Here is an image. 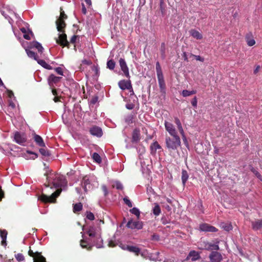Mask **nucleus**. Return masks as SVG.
I'll return each mask as SVG.
<instances>
[{"label": "nucleus", "mask_w": 262, "mask_h": 262, "mask_svg": "<svg viewBox=\"0 0 262 262\" xmlns=\"http://www.w3.org/2000/svg\"><path fill=\"white\" fill-rule=\"evenodd\" d=\"M188 179V174L185 170H183L182 172V181L183 185H185Z\"/></svg>", "instance_id": "nucleus-29"}, {"label": "nucleus", "mask_w": 262, "mask_h": 262, "mask_svg": "<svg viewBox=\"0 0 262 262\" xmlns=\"http://www.w3.org/2000/svg\"><path fill=\"white\" fill-rule=\"evenodd\" d=\"M161 213L160 206L158 204H156L153 209V213L156 215H159Z\"/></svg>", "instance_id": "nucleus-38"}, {"label": "nucleus", "mask_w": 262, "mask_h": 262, "mask_svg": "<svg viewBox=\"0 0 262 262\" xmlns=\"http://www.w3.org/2000/svg\"><path fill=\"white\" fill-rule=\"evenodd\" d=\"M80 246L83 248H86L88 250L91 249V246L85 241L81 240L80 242Z\"/></svg>", "instance_id": "nucleus-39"}, {"label": "nucleus", "mask_w": 262, "mask_h": 262, "mask_svg": "<svg viewBox=\"0 0 262 262\" xmlns=\"http://www.w3.org/2000/svg\"><path fill=\"white\" fill-rule=\"evenodd\" d=\"M82 62L83 64H88V65L91 64L92 63L91 61L88 60L86 59L83 60Z\"/></svg>", "instance_id": "nucleus-55"}, {"label": "nucleus", "mask_w": 262, "mask_h": 262, "mask_svg": "<svg viewBox=\"0 0 262 262\" xmlns=\"http://www.w3.org/2000/svg\"><path fill=\"white\" fill-rule=\"evenodd\" d=\"M54 177L52 183L55 188L63 187L66 184V180L62 176L56 174Z\"/></svg>", "instance_id": "nucleus-5"}, {"label": "nucleus", "mask_w": 262, "mask_h": 262, "mask_svg": "<svg viewBox=\"0 0 262 262\" xmlns=\"http://www.w3.org/2000/svg\"><path fill=\"white\" fill-rule=\"evenodd\" d=\"M246 41L247 45L249 47L253 46L256 43L254 39L252 36H247L246 37Z\"/></svg>", "instance_id": "nucleus-25"}, {"label": "nucleus", "mask_w": 262, "mask_h": 262, "mask_svg": "<svg viewBox=\"0 0 262 262\" xmlns=\"http://www.w3.org/2000/svg\"><path fill=\"white\" fill-rule=\"evenodd\" d=\"M63 32H61L62 33L59 35L58 38L56 40V42L61 45L63 46H66L68 42L67 40V35L66 34L63 33Z\"/></svg>", "instance_id": "nucleus-14"}, {"label": "nucleus", "mask_w": 262, "mask_h": 262, "mask_svg": "<svg viewBox=\"0 0 262 262\" xmlns=\"http://www.w3.org/2000/svg\"><path fill=\"white\" fill-rule=\"evenodd\" d=\"M190 34L193 38L197 39H201L203 38L202 34L197 30H191L190 31Z\"/></svg>", "instance_id": "nucleus-23"}, {"label": "nucleus", "mask_w": 262, "mask_h": 262, "mask_svg": "<svg viewBox=\"0 0 262 262\" xmlns=\"http://www.w3.org/2000/svg\"><path fill=\"white\" fill-rule=\"evenodd\" d=\"M123 249L127 250L130 252L135 253L136 255H139L140 252V250L139 248L135 246H123L122 247Z\"/></svg>", "instance_id": "nucleus-19"}, {"label": "nucleus", "mask_w": 262, "mask_h": 262, "mask_svg": "<svg viewBox=\"0 0 262 262\" xmlns=\"http://www.w3.org/2000/svg\"><path fill=\"white\" fill-rule=\"evenodd\" d=\"M196 93V91L195 90L188 91L185 90L182 91V95L183 97H186L195 94Z\"/></svg>", "instance_id": "nucleus-28"}, {"label": "nucleus", "mask_w": 262, "mask_h": 262, "mask_svg": "<svg viewBox=\"0 0 262 262\" xmlns=\"http://www.w3.org/2000/svg\"><path fill=\"white\" fill-rule=\"evenodd\" d=\"M31 36H33V33L29 30H28V32H27V33L24 34V37L27 40L31 39Z\"/></svg>", "instance_id": "nucleus-44"}, {"label": "nucleus", "mask_w": 262, "mask_h": 262, "mask_svg": "<svg viewBox=\"0 0 262 262\" xmlns=\"http://www.w3.org/2000/svg\"><path fill=\"white\" fill-rule=\"evenodd\" d=\"M32 43L33 46L36 48L39 52L42 53L43 52V48L39 42L34 41Z\"/></svg>", "instance_id": "nucleus-31"}, {"label": "nucleus", "mask_w": 262, "mask_h": 262, "mask_svg": "<svg viewBox=\"0 0 262 262\" xmlns=\"http://www.w3.org/2000/svg\"><path fill=\"white\" fill-rule=\"evenodd\" d=\"M174 120H175V123L176 124V125L177 126V127L179 129L180 133L181 134V135L182 136L183 140L186 141V138L185 135L184 130L183 129V126L181 123L180 120L178 118H176Z\"/></svg>", "instance_id": "nucleus-15"}, {"label": "nucleus", "mask_w": 262, "mask_h": 262, "mask_svg": "<svg viewBox=\"0 0 262 262\" xmlns=\"http://www.w3.org/2000/svg\"><path fill=\"white\" fill-rule=\"evenodd\" d=\"M199 228L201 231L205 232H215L217 231V229L215 227L208 224H201Z\"/></svg>", "instance_id": "nucleus-11"}, {"label": "nucleus", "mask_w": 262, "mask_h": 262, "mask_svg": "<svg viewBox=\"0 0 262 262\" xmlns=\"http://www.w3.org/2000/svg\"><path fill=\"white\" fill-rule=\"evenodd\" d=\"M61 77L55 76L54 75H51L48 78V82L51 87H53V84L58 82Z\"/></svg>", "instance_id": "nucleus-17"}, {"label": "nucleus", "mask_w": 262, "mask_h": 262, "mask_svg": "<svg viewBox=\"0 0 262 262\" xmlns=\"http://www.w3.org/2000/svg\"><path fill=\"white\" fill-rule=\"evenodd\" d=\"M209 258L211 262H220L222 260V256L218 252H212L209 255Z\"/></svg>", "instance_id": "nucleus-12"}, {"label": "nucleus", "mask_w": 262, "mask_h": 262, "mask_svg": "<svg viewBox=\"0 0 262 262\" xmlns=\"http://www.w3.org/2000/svg\"><path fill=\"white\" fill-rule=\"evenodd\" d=\"M82 209V205L81 203L75 204L74 205L73 207V211L74 213H76L77 212H78L80 210H81Z\"/></svg>", "instance_id": "nucleus-33"}, {"label": "nucleus", "mask_w": 262, "mask_h": 262, "mask_svg": "<svg viewBox=\"0 0 262 262\" xmlns=\"http://www.w3.org/2000/svg\"><path fill=\"white\" fill-rule=\"evenodd\" d=\"M126 226L128 228L132 229H138L140 230L143 228V223L141 221H135L133 220H130L127 223Z\"/></svg>", "instance_id": "nucleus-8"}, {"label": "nucleus", "mask_w": 262, "mask_h": 262, "mask_svg": "<svg viewBox=\"0 0 262 262\" xmlns=\"http://www.w3.org/2000/svg\"><path fill=\"white\" fill-rule=\"evenodd\" d=\"M107 67L110 70H113L115 67V62L113 60H110L107 62Z\"/></svg>", "instance_id": "nucleus-40"}, {"label": "nucleus", "mask_w": 262, "mask_h": 262, "mask_svg": "<svg viewBox=\"0 0 262 262\" xmlns=\"http://www.w3.org/2000/svg\"><path fill=\"white\" fill-rule=\"evenodd\" d=\"M20 30L24 33V34L27 33V32H28V30H27V29L24 28H21Z\"/></svg>", "instance_id": "nucleus-62"}, {"label": "nucleus", "mask_w": 262, "mask_h": 262, "mask_svg": "<svg viewBox=\"0 0 262 262\" xmlns=\"http://www.w3.org/2000/svg\"><path fill=\"white\" fill-rule=\"evenodd\" d=\"M164 126L166 130L170 136H179L177 130L172 123L167 121H165Z\"/></svg>", "instance_id": "nucleus-6"}, {"label": "nucleus", "mask_w": 262, "mask_h": 262, "mask_svg": "<svg viewBox=\"0 0 262 262\" xmlns=\"http://www.w3.org/2000/svg\"><path fill=\"white\" fill-rule=\"evenodd\" d=\"M100 228L91 226L88 231V233L90 237L99 236L100 234Z\"/></svg>", "instance_id": "nucleus-13"}, {"label": "nucleus", "mask_w": 262, "mask_h": 262, "mask_svg": "<svg viewBox=\"0 0 262 262\" xmlns=\"http://www.w3.org/2000/svg\"><path fill=\"white\" fill-rule=\"evenodd\" d=\"M113 186L114 187H116L117 189H123V186L122 185V184L119 182V181H115L114 183V184L113 185Z\"/></svg>", "instance_id": "nucleus-43"}, {"label": "nucleus", "mask_w": 262, "mask_h": 262, "mask_svg": "<svg viewBox=\"0 0 262 262\" xmlns=\"http://www.w3.org/2000/svg\"><path fill=\"white\" fill-rule=\"evenodd\" d=\"M191 56L194 57L196 60L200 61L201 62H203L204 60V58L199 55L191 54Z\"/></svg>", "instance_id": "nucleus-51"}, {"label": "nucleus", "mask_w": 262, "mask_h": 262, "mask_svg": "<svg viewBox=\"0 0 262 262\" xmlns=\"http://www.w3.org/2000/svg\"><path fill=\"white\" fill-rule=\"evenodd\" d=\"M219 241H216V242H213L203 241L201 243V248L209 251L218 250H219Z\"/></svg>", "instance_id": "nucleus-3"}, {"label": "nucleus", "mask_w": 262, "mask_h": 262, "mask_svg": "<svg viewBox=\"0 0 262 262\" xmlns=\"http://www.w3.org/2000/svg\"><path fill=\"white\" fill-rule=\"evenodd\" d=\"M96 237L98 239V243L95 244V246L97 248H100L102 247V239L100 237V235H99V236H96Z\"/></svg>", "instance_id": "nucleus-41"}, {"label": "nucleus", "mask_w": 262, "mask_h": 262, "mask_svg": "<svg viewBox=\"0 0 262 262\" xmlns=\"http://www.w3.org/2000/svg\"><path fill=\"white\" fill-rule=\"evenodd\" d=\"M29 255L34 257V262H46L45 258L40 253H34L31 250L29 251Z\"/></svg>", "instance_id": "nucleus-10"}, {"label": "nucleus", "mask_w": 262, "mask_h": 262, "mask_svg": "<svg viewBox=\"0 0 262 262\" xmlns=\"http://www.w3.org/2000/svg\"><path fill=\"white\" fill-rule=\"evenodd\" d=\"M130 212L132 213L135 214L137 217L138 219L139 218L140 215V212L138 208H137L136 207H134L132 209L130 210Z\"/></svg>", "instance_id": "nucleus-36"}, {"label": "nucleus", "mask_w": 262, "mask_h": 262, "mask_svg": "<svg viewBox=\"0 0 262 262\" xmlns=\"http://www.w3.org/2000/svg\"><path fill=\"white\" fill-rule=\"evenodd\" d=\"M7 233L5 230H3V231L0 230V235L2 239V244L3 245L6 244V237H7Z\"/></svg>", "instance_id": "nucleus-30"}, {"label": "nucleus", "mask_w": 262, "mask_h": 262, "mask_svg": "<svg viewBox=\"0 0 262 262\" xmlns=\"http://www.w3.org/2000/svg\"><path fill=\"white\" fill-rule=\"evenodd\" d=\"M123 201L124 203L129 207H132L133 206L132 203L127 198H124L123 199Z\"/></svg>", "instance_id": "nucleus-49"}, {"label": "nucleus", "mask_w": 262, "mask_h": 262, "mask_svg": "<svg viewBox=\"0 0 262 262\" xmlns=\"http://www.w3.org/2000/svg\"><path fill=\"white\" fill-rule=\"evenodd\" d=\"M34 140L36 144L39 146L45 147V144L43 140L40 136L35 134L34 135Z\"/></svg>", "instance_id": "nucleus-20"}, {"label": "nucleus", "mask_w": 262, "mask_h": 262, "mask_svg": "<svg viewBox=\"0 0 262 262\" xmlns=\"http://www.w3.org/2000/svg\"><path fill=\"white\" fill-rule=\"evenodd\" d=\"M77 39V36L74 35L72 37L71 39V42L72 43H74Z\"/></svg>", "instance_id": "nucleus-57"}, {"label": "nucleus", "mask_w": 262, "mask_h": 262, "mask_svg": "<svg viewBox=\"0 0 262 262\" xmlns=\"http://www.w3.org/2000/svg\"><path fill=\"white\" fill-rule=\"evenodd\" d=\"M26 53H27L28 56L30 58H32L33 59H34V60L37 61L38 59L37 58L36 54L34 52L31 51L29 50H27V49L26 50Z\"/></svg>", "instance_id": "nucleus-32"}, {"label": "nucleus", "mask_w": 262, "mask_h": 262, "mask_svg": "<svg viewBox=\"0 0 262 262\" xmlns=\"http://www.w3.org/2000/svg\"><path fill=\"white\" fill-rule=\"evenodd\" d=\"M140 131L138 129H135L133 133L132 140L133 142H138L140 139Z\"/></svg>", "instance_id": "nucleus-24"}, {"label": "nucleus", "mask_w": 262, "mask_h": 262, "mask_svg": "<svg viewBox=\"0 0 262 262\" xmlns=\"http://www.w3.org/2000/svg\"><path fill=\"white\" fill-rule=\"evenodd\" d=\"M15 257L16 259H17V260L18 261H23L25 259L24 255L21 253H18V254H16Z\"/></svg>", "instance_id": "nucleus-45"}, {"label": "nucleus", "mask_w": 262, "mask_h": 262, "mask_svg": "<svg viewBox=\"0 0 262 262\" xmlns=\"http://www.w3.org/2000/svg\"><path fill=\"white\" fill-rule=\"evenodd\" d=\"M67 17L64 11L61 9L60 16L56 21L57 29L59 32H63V29L66 27L64 19Z\"/></svg>", "instance_id": "nucleus-4"}, {"label": "nucleus", "mask_w": 262, "mask_h": 262, "mask_svg": "<svg viewBox=\"0 0 262 262\" xmlns=\"http://www.w3.org/2000/svg\"><path fill=\"white\" fill-rule=\"evenodd\" d=\"M37 62L38 64H39L40 66H41L44 68L48 69V70H51L52 69V67L47 63L44 60H41V59H38Z\"/></svg>", "instance_id": "nucleus-26"}, {"label": "nucleus", "mask_w": 262, "mask_h": 262, "mask_svg": "<svg viewBox=\"0 0 262 262\" xmlns=\"http://www.w3.org/2000/svg\"><path fill=\"white\" fill-rule=\"evenodd\" d=\"M191 104L194 107H197L198 100L196 97H194L191 101Z\"/></svg>", "instance_id": "nucleus-50"}, {"label": "nucleus", "mask_w": 262, "mask_h": 262, "mask_svg": "<svg viewBox=\"0 0 262 262\" xmlns=\"http://www.w3.org/2000/svg\"><path fill=\"white\" fill-rule=\"evenodd\" d=\"M82 11L84 14L86 13V9L83 4L82 5Z\"/></svg>", "instance_id": "nucleus-61"}, {"label": "nucleus", "mask_w": 262, "mask_h": 262, "mask_svg": "<svg viewBox=\"0 0 262 262\" xmlns=\"http://www.w3.org/2000/svg\"><path fill=\"white\" fill-rule=\"evenodd\" d=\"M187 258L191 259L192 261H194L200 258V254L198 252L192 251L190 252Z\"/></svg>", "instance_id": "nucleus-22"}, {"label": "nucleus", "mask_w": 262, "mask_h": 262, "mask_svg": "<svg viewBox=\"0 0 262 262\" xmlns=\"http://www.w3.org/2000/svg\"><path fill=\"white\" fill-rule=\"evenodd\" d=\"M251 170L252 171L253 173L257 177V178H258L259 179H260L262 181V177L260 175V174L257 170L254 169V168H252L251 169Z\"/></svg>", "instance_id": "nucleus-48"}, {"label": "nucleus", "mask_w": 262, "mask_h": 262, "mask_svg": "<svg viewBox=\"0 0 262 262\" xmlns=\"http://www.w3.org/2000/svg\"><path fill=\"white\" fill-rule=\"evenodd\" d=\"M158 80L159 84V86L161 89L164 88V80L163 74L157 75Z\"/></svg>", "instance_id": "nucleus-27"}, {"label": "nucleus", "mask_w": 262, "mask_h": 262, "mask_svg": "<svg viewBox=\"0 0 262 262\" xmlns=\"http://www.w3.org/2000/svg\"><path fill=\"white\" fill-rule=\"evenodd\" d=\"M90 133L92 135L97 137H101L102 135V131L101 128L94 126L91 128Z\"/></svg>", "instance_id": "nucleus-18"}, {"label": "nucleus", "mask_w": 262, "mask_h": 262, "mask_svg": "<svg viewBox=\"0 0 262 262\" xmlns=\"http://www.w3.org/2000/svg\"><path fill=\"white\" fill-rule=\"evenodd\" d=\"M39 152L43 156L48 157L50 156L49 152L45 148H40L39 149Z\"/></svg>", "instance_id": "nucleus-42"}, {"label": "nucleus", "mask_w": 262, "mask_h": 262, "mask_svg": "<svg viewBox=\"0 0 262 262\" xmlns=\"http://www.w3.org/2000/svg\"><path fill=\"white\" fill-rule=\"evenodd\" d=\"M156 68V72H157V75L162 74L161 66H160V63L159 62H157Z\"/></svg>", "instance_id": "nucleus-46"}, {"label": "nucleus", "mask_w": 262, "mask_h": 262, "mask_svg": "<svg viewBox=\"0 0 262 262\" xmlns=\"http://www.w3.org/2000/svg\"><path fill=\"white\" fill-rule=\"evenodd\" d=\"M84 1L89 6H91L92 5L91 0H84Z\"/></svg>", "instance_id": "nucleus-64"}, {"label": "nucleus", "mask_w": 262, "mask_h": 262, "mask_svg": "<svg viewBox=\"0 0 262 262\" xmlns=\"http://www.w3.org/2000/svg\"><path fill=\"white\" fill-rule=\"evenodd\" d=\"M102 189L104 192V194L106 195L107 194L108 192H107V188H106V186L103 185L102 186Z\"/></svg>", "instance_id": "nucleus-54"}, {"label": "nucleus", "mask_w": 262, "mask_h": 262, "mask_svg": "<svg viewBox=\"0 0 262 262\" xmlns=\"http://www.w3.org/2000/svg\"><path fill=\"white\" fill-rule=\"evenodd\" d=\"M119 63L121 70L123 72L124 75L127 78H129L130 75L129 73V69L125 60L121 58L119 59Z\"/></svg>", "instance_id": "nucleus-9"}, {"label": "nucleus", "mask_w": 262, "mask_h": 262, "mask_svg": "<svg viewBox=\"0 0 262 262\" xmlns=\"http://www.w3.org/2000/svg\"><path fill=\"white\" fill-rule=\"evenodd\" d=\"M55 70L57 73V74H58L60 75H63V71H62V69L61 68H60V67L56 68L55 69Z\"/></svg>", "instance_id": "nucleus-52"}, {"label": "nucleus", "mask_w": 262, "mask_h": 262, "mask_svg": "<svg viewBox=\"0 0 262 262\" xmlns=\"http://www.w3.org/2000/svg\"><path fill=\"white\" fill-rule=\"evenodd\" d=\"M221 227L226 231H230L232 230V226L230 224H225L223 223L221 224Z\"/></svg>", "instance_id": "nucleus-34"}, {"label": "nucleus", "mask_w": 262, "mask_h": 262, "mask_svg": "<svg viewBox=\"0 0 262 262\" xmlns=\"http://www.w3.org/2000/svg\"><path fill=\"white\" fill-rule=\"evenodd\" d=\"M147 253V251H144L143 252H141L139 253V254H141L142 256L145 257L146 254Z\"/></svg>", "instance_id": "nucleus-60"}, {"label": "nucleus", "mask_w": 262, "mask_h": 262, "mask_svg": "<svg viewBox=\"0 0 262 262\" xmlns=\"http://www.w3.org/2000/svg\"><path fill=\"white\" fill-rule=\"evenodd\" d=\"M183 57L184 60H185V61L188 60V58H187V54L186 53H185V52L183 53Z\"/></svg>", "instance_id": "nucleus-59"}, {"label": "nucleus", "mask_w": 262, "mask_h": 262, "mask_svg": "<svg viewBox=\"0 0 262 262\" xmlns=\"http://www.w3.org/2000/svg\"><path fill=\"white\" fill-rule=\"evenodd\" d=\"M61 191L60 189H57L50 196L42 194L39 198V199L44 203H54L55 201L56 198L60 194Z\"/></svg>", "instance_id": "nucleus-2"}, {"label": "nucleus", "mask_w": 262, "mask_h": 262, "mask_svg": "<svg viewBox=\"0 0 262 262\" xmlns=\"http://www.w3.org/2000/svg\"><path fill=\"white\" fill-rule=\"evenodd\" d=\"M86 218L91 221H93L95 219L94 214L91 212H86Z\"/></svg>", "instance_id": "nucleus-47"}, {"label": "nucleus", "mask_w": 262, "mask_h": 262, "mask_svg": "<svg viewBox=\"0 0 262 262\" xmlns=\"http://www.w3.org/2000/svg\"><path fill=\"white\" fill-rule=\"evenodd\" d=\"M8 97L10 98H12V97L14 96V94H13V92L10 91H8Z\"/></svg>", "instance_id": "nucleus-58"}, {"label": "nucleus", "mask_w": 262, "mask_h": 262, "mask_svg": "<svg viewBox=\"0 0 262 262\" xmlns=\"http://www.w3.org/2000/svg\"><path fill=\"white\" fill-rule=\"evenodd\" d=\"M252 228L255 230L262 229V220H257L252 223Z\"/></svg>", "instance_id": "nucleus-21"}, {"label": "nucleus", "mask_w": 262, "mask_h": 262, "mask_svg": "<svg viewBox=\"0 0 262 262\" xmlns=\"http://www.w3.org/2000/svg\"><path fill=\"white\" fill-rule=\"evenodd\" d=\"M9 106H10L12 108H14L15 107V104L12 101H9Z\"/></svg>", "instance_id": "nucleus-56"}, {"label": "nucleus", "mask_w": 262, "mask_h": 262, "mask_svg": "<svg viewBox=\"0 0 262 262\" xmlns=\"http://www.w3.org/2000/svg\"><path fill=\"white\" fill-rule=\"evenodd\" d=\"M14 138L17 143L21 145H24L27 140L26 134L19 132H15L14 133Z\"/></svg>", "instance_id": "nucleus-7"}, {"label": "nucleus", "mask_w": 262, "mask_h": 262, "mask_svg": "<svg viewBox=\"0 0 262 262\" xmlns=\"http://www.w3.org/2000/svg\"><path fill=\"white\" fill-rule=\"evenodd\" d=\"M92 70L95 72L96 75H97L98 74L99 69L97 66H93Z\"/></svg>", "instance_id": "nucleus-53"}, {"label": "nucleus", "mask_w": 262, "mask_h": 262, "mask_svg": "<svg viewBox=\"0 0 262 262\" xmlns=\"http://www.w3.org/2000/svg\"><path fill=\"white\" fill-rule=\"evenodd\" d=\"M150 148L152 151H156L157 149H160L161 146L157 142H154L150 146Z\"/></svg>", "instance_id": "nucleus-37"}, {"label": "nucleus", "mask_w": 262, "mask_h": 262, "mask_svg": "<svg viewBox=\"0 0 262 262\" xmlns=\"http://www.w3.org/2000/svg\"><path fill=\"white\" fill-rule=\"evenodd\" d=\"M165 144L169 151L176 150L181 147V139L179 136H167L165 138Z\"/></svg>", "instance_id": "nucleus-1"}, {"label": "nucleus", "mask_w": 262, "mask_h": 262, "mask_svg": "<svg viewBox=\"0 0 262 262\" xmlns=\"http://www.w3.org/2000/svg\"><path fill=\"white\" fill-rule=\"evenodd\" d=\"M92 157H93V160L97 163H101V158L98 154H97L96 152H94L93 154Z\"/></svg>", "instance_id": "nucleus-35"}, {"label": "nucleus", "mask_w": 262, "mask_h": 262, "mask_svg": "<svg viewBox=\"0 0 262 262\" xmlns=\"http://www.w3.org/2000/svg\"><path fill=\"white\" fill-rule=\"evenodd\" d=\"M118 84H119L120 88L123 90H124L126 89L129 90V89H130L132 88V84H131L130 81L124 80H121V81H119Z\"/></svg>", "instance_id": "nucleus-16"}, {"label": "nucleus", "mask_w": 262, "mask_h": 262, "mask_svg": "<svg viewBox=\"0 0 262 262\" xmlns=\"http://www.w3.org/2000/svg\"><path fill=\"white\" fill-rule=\"evenodd\" d=\"M259 69H260L259 66H257L254 71V73H257L259 71Z\"/></svg>", "instance_id": "nucleus-63"}]
</instances>
